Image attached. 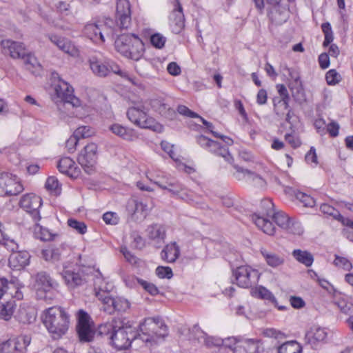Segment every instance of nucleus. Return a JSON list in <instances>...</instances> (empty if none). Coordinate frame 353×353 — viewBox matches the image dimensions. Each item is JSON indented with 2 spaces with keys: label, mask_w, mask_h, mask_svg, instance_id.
I'll return each mask as SVG.
<instances>
[{
  "label": "nucleus",
  "mask_w": 353,
  "mask_h": 353,
  "mask_svg": "<svg viewBox=\"0 0 353 353\" xmlns=\"http://www.w3.org/2000/svg\"><path fill=\"white\" fill-rule=\"evenodd\" d=\"M109 130L115 135L128 141H134L138 139L137 132L132 129L124 127L119 123H114Z\"/></svg>",
  "instance_id": "nucleus-25"
},
{
  "label": "nucleus",
  "mask_w": 353,
  "mask_h": 353,
  "mask_svg": "<svg viewBox=\"0 0 353 353\" xmlns=\"http://www.w3.org/2000/svg\"><path fill=\"white\" fill-rule=\"evenodd\" d=\"M45 186L48 190L53 192L56 194L61 192V185L54 176H49L46 180Z\"/></svg>",
  "instance_id": "nucleus-56"
},
{
  "label": "nucleus",
  "mask_w": 353,
  "mask_h": 353,
  "mask_svg": "<svg viewBox=\"0 0 353 353\" xmlns=\"http://www.w3.org/2000/svg\"><path fill=\"white\" fill-rule=\"evenodd\" d=\"M41 205L42 199L34 193L23 195L19 201V206L32 216L34 222L41 219L39 212Z\"/></svg>",
  "instance_id": "nucleus-12"
},
{
  "label": "nucleus",
  "mask_w": 353,
  "mask_h": 353,
  "mask_svg": "<svg viewBox=\"0 0 353 353\" xmlns=\"http://www.w3.org/2000/svg\"><path fill=\"white\" fill-rule=\"evenodd\" d=\"M301 345L296 341H290L283 343L278 347V353H301Z\"/></svg>",
  "instance_id": "nucleus-40"
},
{
  "label": "nucleus",
  "mask_w": 353,
  "mask_h": 353,
  "mask_svg": "<svg viewBox=\"0 0 353 353\" xmlns=\"http://www.w3.org/2000/svg\"><path fill=\"white\" fill-rule=\"evenodd\" d=\"M68 225L80 234H84L87 232V225L83 221H79L74 219H69L68 220Z\"/></svg>",
  "instance_id": "nucleus-54"
},
{
  "label": "nucleus",
  "mask_w": 353,
  "mask_h": 353,
  "mask_svg": "<svg viewBox=\"0 0 353 353\" xmlns=\"http://www.w3.org/2000/svg\"><path fill=\"white\" fill-rule=\"evenodd\" d=\"M61 275L65 284L70 288H74L81 285L86 281L85 276L80 271L74 272L66 270L62 272Z\"/></svg>",
  "instance_id": "nucleus-24"
},
{
  "label": "nucleus",
  "mask_w": 353,
  "mask_h": 353,
  "mask_svg": "<svg viewBox=\"0 0 353 353\" xmlns=\"http://www.w3.org/2000/svg\"><path fill=\"white\" fill-rule=\"evenodd\" d=\"M0 187L6 196H17L24 190L21 180L17 175L9 172L0 174Z\"/></svg>",
  "instance_id": "nucleus-11"
},
{
  "label": "nucleus",
  "mask_w": 353,
  "mask_h": 353,
  "mask_svg": "<svg viewBox=\"0 0 353 353\" xmlns=\"http://www.w3.org/2000/svg\"><path fill=\"white\" fill-rule=\"evenodd\" d=\"M12 252L8 259V264L10 268L14 270H20L23 269L29 264L30 255L27 251Z\"/></svg>",
  "instance_id": "nucleus-20"
},
{
  "label": "nucleus",
  "mask_w": 353,
  "mask_h": 353,
  "mask_svg": "<svg viewBox=\"0 0 353 353\" xmlns=\"http://www.w3.org/2000/svg\"><path fill=\"white\" fill-rule=\"evenodd\" d=\"M97 297L98 298L99 300H100L103 304V310L109 314H112V313H110L108 310L109 308H112L114 305L113 304L111 303V301H114V299L113 297L110 296L109 295V293H105L103 292V294L101 292H97Z\"/></svg>",
  "instance_id": "nucleus-50"
},
{
  "label": "nucleus",
  "mask_w": 353,
  "mask_h": 353,
  "mask_svg": "<svg viewBox=\"0 0 353 353\" xmlns=\"http://www.w3.org/2000/svg\"><path fill=\"white\" fill-rule=\"evenodd\" d=\"M48 38L53 44L65 53L71 56H75L78 53L77 48L68 39L56 34H50Z\"/></svg>",
  "instance_id": "nucleus-22"
},
{
  "label": "nucleus",
  "mask_w": 353,
  "mask_h": 353,
  "mask_svg": "<svg viewBox=\"0 0 353 353\" xmlns=\"http://www.w3.org/2000/svg\"><path fill=\"white\" fill-rule=\"evenodd\" d=\"M137 283L149 294L151 295H157L159 293V290L153 283H149L141 279L135 278Z\"/></svg>",
  "instance_id": "nucleus-60"
},
{
  "label": "nucleus",
  "mask_w": 353,
  "mask_h": 353,
  "mask_svg": "<svg viewBox=\"0 0 353 353\" xmlns=\"http://www.w3.org/2000/svg\"><path fill=\"white\" fill-rule=\"evenodd\" d=\"M15 308L16 303L13 298H10L5 302L0 301V319L9 321L12 316Z\"/></svg>",
  "instance_id": "nucleus-34"
},
{
  "label": "nucleus",
  "mask_w": 353,
  "mask_h": 353,
  "mask_svg": "<svg viewBox=\"0 0 353 353\" xmlns=\"http://www.w3.org/2000/svg\"><path fill=\"white\" fill-rule=\"evenodd\" d=\"M327 337V332L325 328L314 326L306 332L305 341L312 347H315L318 343L324 342Z\"/></svg>",
  "instance_id": "nucleus-23"
},
{
  "label": "nucleus",
  "mask_w": 353,
  "mask_h": 353,
  "mask_svg": "<svg viewBox=\"0 0 353 353\" xmlns=\"http://www.w3.org/2000/svg\"><path fill=\"white\" fill-rule=\"evenodd\" d=\"M147 236L150 240L157 243H162L165 238V228L160 224H152L148 227L146 230Z\"/></svg>",
  "instance_id": "nucleus-27"
},
{
  "label": "nucleus",
  "mask_w": 353,
  "mask_h": 353,
  "mask_svg": "<svg viewBox=\"0 0 353 353\" xmlns=\"http://www.w3.org/2000/svg\"><path fill=\"white\" fill-rule=\"evenodd\" d=\"M121 326V319L120 318H114L111 321H108L105 323L101 324L98 327V333L103 336L112 335L117 328H119Z\"/></svg>",
  "instance_id": "nucleus-33"
},
{
  "label": "nucleus",
  "mask_w": 353,
  "mask_h": 353,
  "mask_svg": "<svg viewBox=\"0 0 353 353\" xmlns=\"http://www.w3.org/2000/svg\"><path fill=\"white\" fill-rule=\"evenodd\" d=\"M260 275L258 270L248 265H241L233 270L236 284L243 288H252L256 285Z\"/></svg>",
  "instance_id": "nucleus-9"
},
{
  "label": "nucleus",
  "mask_w": 353,
  "mask_h": 353,
  "mask_svg": "<svg viewBox=\"0 0 353 353\" xmlns=\"http://www.w3.org/2000/svg\"><path fill=\"white\" fill-rule=\"evenodd\" d=\"M88 63L92 72L97 77H105L111 73H114L128 79L134 85L137 84L136 79L130 77L127 72L122 71L114 61L104 58L99 53L90 55L88 58Z\"/></svg>",
  "instance_id": "nucleus-4"
},
{
  "label": "nucleus",
  "mask_w": 353,
  "mask_h": 353,
  "mask_svg": "<svg viewBox=\"0 0 353 353\" xmlns=\"http://www.w3.org/2000/svg\"><path fill=\"white\" fill-rule=\"evenodd\" d=\"M284 230L290 234L295 235H301L303 232L301 224L292 219L290 220L288 227Z\"/></svg>",
  "instance_id": "nucleus-58"
},
{
  "label": "nucleus",
  "mask_w": 353,
  "mask_h": 353,
  "mask_svg": "<svg viewBox=\"0 0 353 353\" xmlns=\"http://www.w3.org/2000/svg\"><path fill=\"white\" fill-rule=\"evenodd\" d=\"M325 79L328 85H334L341 81V76L335 70L332 69L327 72Z\"/></svg>",
  "instance_id": "nucleus-63"
},
{
  "label": "nucleus",
  "mask_w": 353,
  "mask_h": 353,
  "mask_svg": "<svg viewBox=\"0 0 353 353\" xmlns=\"http://www.w3.org/2000/svg\"><path fill=\"white\" fill-rule=\"evenodd\" d=\"M97 159V145L94 143L86 145L78 157V162L88 174L94 170Z\"/></svg>",
  "instance_id": "nucleus-13"
},
{
  "label": "nucleus",
  "mask_w": 353,
  "mask_h": 353,
  "mask_svg": "<svg viewBox=\"0 0 353 353\" xmlns=\"http://www.w3.org/2000/svg\"><path fill=\"white\" fill-rule=\"evenodd\" d=\"M18 319L23 323H30L35 319V316L31 311H27L26 308L20 307L18 312Z\"/></svg>",
  "instance_id": "nucleus-53"
},
{
  "label": "nucleus",
  "mask_w": 353,
  "mask_h": 353,
  "mask_svg": "<svg viewBox=\"0 0 353 353\" xmlns=\"http://www.w3.org/2000/svg\"><path fill=\"white\" fill-rule=\"evenodd\" d=\"M131 9L128 0L117 2L116 21L121 30L128 29L131 25Z\"/></svg>",
  "instance_id": "nucleus-15"
},
{
  "label": "nucleus",
  "mask_w": 353,
  "mask_h": 353,
  "mask_svg": "<svg viewBox=\"0 0 353 353\" xmlns=\"http://www.w3.org/2000/svg\"><path fill=\"white\" fill-rule=\"evenodd\" d=\"M345 228L342 230V234L349 241L353 242V221L349 218L345 217L341 221Z\"/></svg>",
  "instance_id": "nucleus-45"
},
{
  "label": "nucleus",
  "mask_w": 353,
  "mask_h": 353,
  "mask_svg": "<svg viewBox=\"0 0 353 353\" xmlns=\"http://www.w3.org/2000/svg\"><path fill=\"white\" fill-rule=\"evenodd\" d=\"M60 172L72 179H77L81 174V170L70 157L61 158L57 165Z\"/></svg>",
  "instance_id": "nucleus-21"
},
{
  "label": "nucleus",
  "mask_w": 353,
  "mask_h": 353,
  "mask_svg": "<svg viewBox=\"0 0 353 353\" xmlns=\"http://www.w3.org/2000/svg\"><path fill=\"white\" fill-rule=\"evenodd\" d=\"M115 48L123 56L139 61L144 52V44L136 34H122L115 40Z\"/></svg>",
  "instance_id": "nucleus-5"
},
{
  "label": "nucleus",
  "mask_w": 353,
  "mask_h": 353,
  "mask_svg": "<svg viewBox=\"0 0 353 353\" xmlns=\"http://www.w3.org/2000/svg\"><path fill=\"white\" fill-rule=\"evenodd\" d=\"M112 20L97 21L87 23L83 29L85 35L96 43H103L105 39H113L117 34L116 30L112 27Z\"/></svg>",
  "instance_id": "nucleus-6"
},
{
  "label": "nucleus",
  "mask_w": 353,
  "mask_h": 353,
  "mask_svg": "<svg viewBox=\"0 0 353 353\" xmlns=\"http://www.w3.org/2000/svg\"><path fill=\"white\" fill-rule=\"evenodd\" d=\"M196 143L200 145L201 147L205 148L210 152L214 150V148L217 147V142L214 141L212 139H208V137L203 135H199L196 137Z\"/></svg>",
  "instance_id": "nucleus-48"
},
{
  "label": "nucleus",
  "mask_w": 353,
  "mask_h": 353,
  "mask_svg": "<svg viewBox=\"0 0 353 353\" xmlns=\"http://www.w3.org/2000/svg\"><path fill=\"white\" fill-rule=\"evenodd\" d=\"M252 220L256 227L268 235H273L275 232V228L272 223L266 217L260 216L258 214L252 215Z\"/></svg>",
  "instance_id": "nucleus-29"
},
{
  "label": "nucleus",
  "mask_w": 353,
  "mask_h": 353,
  "mask_svg": "<svg viewBox=\"0 0 353 353\" xmlns=\"http://www.w3.org/2000/svg\"><path fill=\"white\" fill-rule=\"evenodd\" d=\"M92 133L93 132L90 127L83 125L79 127L74 132L73 134L79 140L80 139H84L90 137Z\"/></svg>",
  "instance_id": "nucleus-61"
},
{
  "label": "nucleus",
  "mask_w": 353,
  "mask_h": 353,
  "mask_svg": "<svg viewBox=\"0 0 353 353\" xmlns=\"http://www.w3.org/2000/svg\"><path fill=\"white\" fill-rule=\"evenodd\" d=\"M207 334L197 325H194L189 330V339L202 343Z\"/></svg>",
  "instance_id": "nucleus-46"
},
{
  "label": "nucleus",
  "mask_w": 353,
  "mask_h": 353,
  "mask_svg": "<svg viewBox=\"0 0 353 353\" xmlns=\"http://www.w3.org/2000/svg\"><path fill=\"white\" fill-rule=\"evenodd\" d=\"M0 353H24V348L16 340H7L0 343Z\"/></svg>",
  "instance_id": "nucleus-36"
},
{
  "label": "nucleus",
  "mask_w": 353,
  "mask_h": 353,
  "mask_svg": "<svg viewBox=\"0 0 353 353\" xmlns=\"http://www.w3.org/2000/svg\"><path fill=\"white\" fill-rule=\"evenodd\" d=\"M260 253L266 263L272 268H277L284 263L283 256L268 250L265 248H261Z\"/></svg>",
  "instance_id": "nucleus-30"
},
{
  "label": "nucleus",
  "mask_w": 353,
  "mask_h": 353,
  "mask_svg": "<svg viewBox=\"0 0 353 353\" xmlns=\"http://www.w3.org/2000/svg\"><path fill=\"white\" fill-rule=\"evenodd\" d=\"M77 332L81 341H90L94 335V332L91 327V324L77 326Z\"/></svg>",
  "instance_id": "nucleus-42"
},
{
  "label": "nucleus",
  "mask_w": 353,
  "mask_h": 353,
  "mask_svg": "<svg viewBox=\"0 0 353 353\" xmlns=\"http://www.w3.org/2000/svg\"><path fill=\"white\" fill-rule=\"evenodd\" d=\"M54 90L57 97L63 102L65 105H71L76 108V112L73 113L76 117H83L84 116V114L80 112V110L83 109L80 99L72 94L73 89L67 82L60 80L59 83L55 85Z\"/></svg>",
  "instance_id": "nucleus-8"
},
{
  "label": "nucleus",
  "mask_w": 353,
  "mask_h": 353,
  "mask_svg": "<svg viewBox=\"0 0 353 353\" xmlns=\"http://www.w3.org/2000/svg\"><path fill=\"white\" fill-rule=\"evenodd\" d=\"M34 234L36 238L43 241H50L54 240L59 236L58 233H53L47 228L41 226L39 222H35L34 226Z\"/></svg>",
  "instance_id": "nucleus-32"
},
{
  "label": "nucleus",
  "mask_w": 353,
  "mask_h": 353,
  "mask_svg": "<svg viewBox=\"0 0 353 353\" xmlns=\"http://www.w3.org/2000/svg\"><path fill=\"white\" fill-rule=\"evenodd\" d=\"M20 59H23L26 69L33 74L38 72L41 68V65L37 57L32 53H27L26 52V54L23 57H21Z\"/></svg>",
  "instance_id": "nucleus-37"
},
{
  "label": "nucleus",
  "mask_w": 353,
  "mask_h": 353,
  "mask_svg": "<svg viewBox=\"0 0 353 353\" xmlns=\"http://www.w3.org/2000/svg\"><path fill=\"white\" fill-rule=\"evenodd\" d=\"M1 46L2 52L13 59H20L26 54V49L22 43L6 39L1 42Z\"/></svg>",
  "instance_id": "nucleus-17"
},
{
  "label": "nucleus",
  "mask_w": 353,
  "mask_h": 353,
  "mask_svg": "<svg viewBox=\"0 0 353 353\" xmlns=\"http://www.w3.org/2000/svg\"><path fill=\"white\" fill-rule=\"evenodd\" d=\"M170 26L175 34L180 33L185 26L183 8L179 1H176L174 8L170 15Z\"/></svg>",
  "instance_id": "nucleus-18"
},
{
  "label": "nucleus",
  "mask_w": 353,
  "mask_h": 353,
  "mask_svg": "<svg viewBox=\"0 0 353 353\" xmlns=\"http://www.w3.org/2000/svg\"><path fill=\"white\" fill-rule=\"evenodd\" d=\"M34 280V288L37 291V297L39 299L48 300V298L46 294L52 290H57L59 287L58 282L46 272H38L35 275ZM50 299L49 298V299Z\"/></svg>",
  "instance_id": "nucleus-10"
},
{
  "label": "nucleus",
  "mask_w": 353,
  "mask_h": 353,
  "mask_svg": "<svg viewBox=\"0 0 353 353\" xmlns=\"http://www.w3.org/2000/svg\"><path fill=\"white\" fill-rule=\"evenodd\" d=\"M148 178L159 188L167 190L172 196H179L185 190L184 185L174 178L157 176L153 179L150 176Z\"/></svg>",
  "instance_id": "nucleus-14"
},
{
  "label": "nucleus",
  "mask_w": 353,
  "mask_h": 353,
  "mask_svg": "<svg viewBox=\"0 0 353 353\" xmlns=\"http://www.w3.org/2000/svg\"><path fill=\"white\" fill-rule=\"evenodd\" d=\"M42 323L53 340L61 339L68 331L70 315L61 307L53 306L42 313Z\"/></svg>",
  "instance_id": "nucleus-1"
},
{
  "label": "nucleus",
  "mask_w": 353,
  "mask_h": 353,
  "mask_svg": "<svg viewBox=\"0 0 353 353\" xmlns=\"http://www.w3.org/2000/svg\"><path fill=\"white\" fill-rule=\"evenodd\" d=\"M337 306L341 312L352 316L353 315V302L344 299L337 302Z\"/></svg>",
  "instance_id": "nucleus-59"
},
{
  "label": "nucleus",
  "mask_w": 353,
  "mask_h": 353,
  "mask_svg": "<svg viewBox=\"0 0 353 353\" xmlns=\"http://www.w3.org/2000/svg\"><path fill=\"white\" fill-rule=\"evenodd\" d=\"M136 332L137 341H141L150 347L168 335V327L161 317H148L139 323Z\"/></svg>",
  "instance_id": "nucleus-2"
},
{
  "label": "nucleus",
  "mask_w": 353,
  "mask_h": 353,
  "mask_svg": "<svg viewBox=\"0 0 353 353\" xmlns=\"http://www.w3.org/2000/svg\"><path fill=\"white\" fill-rule=\"evenodd\" d=\"M41 256L46 261L57 262L61 259V248L48 247L41 250Z\"/></svg>",
  "instance_id": "nucleus-38"
},
{
  "label": "nucleus",
  "mask_w": 353,
  "mask_h": 353,
  "mask_svg": "<svg viewBox=\"0 0 353 353\" xmlns=\"http://www.w3.org/2000/svg\"><path fill=\"white\" fill-rule=\"evenodd\" d=\"M148 107L168 120L175 119L177 114L162 98H154L148 101Z\"/></svg>",
  "instance_id": "nucleus-16"
},
{
  "label": "nucleus",
  "mask_w": 353,
  "mask_h": 353,
  "mask_svg": "<svg viewBox=\"0 0 353 353\" xmlns=\"http://www.w3.org/2000/svg\"><path fill=\"white\" fill-rule=\"evenodd\" d=\"M295 196L305 207L312 208L315 205V200L308 194L298 192L295 194Z\"/></svg>",
  "instance_id": "nucleus-57"
},
{
  "label": "nucleus",
  "mask_w": 353,
  "mask_h": 353,
  "mask_svg": "<svg viewBox=\"0 0 353 353\" xmlns=\"http://www.w3.org/2000/svg\"><path fill=\"white\" fill-rule=\"evenodd\" d=\"M290 101V96L283 98L275 97L273 99V104L274 107V112L277 115L283 114V112H280L279 107L283 106V110H288Z\"/></svg>",
  "instance_id": "nucleus-51"
},
{
  "label": "nucleus",
  "mask_w": 353,
  "mask_h": 353,
  "mask_svg": "<svg viewBox=\"0 0 353 353\" xmlns=\"http://www.w3.org/2000/svg\"><path fill=\"white\" fill-rule=\"evenodd\" d=\"M112 345L118 350L128 349L133 342L137 341V332L131 325L125 324L121 320V326L117 328L110 337Z\"/></svg>",
  "instance_id": "nucleus-7"
},
{
  "label": "nucleus",
  "mask_w": 353,
  "mask_h": 353,
  "mask_svg": "<svg viewBox=\"0 0 353 353\" xmlns=\"http://www.w3.org/2000/svg\"><path fill=\"white\" fill-rule=\"evenodd\" d=\"M130 207L132 209H129V210L132 212V215L136 216L137 219H145L148 214V205L143 202L132 200L128 203V208Z\"/></svg>",
  "instance_id": "nucleus-35"
},
{
  "label": "nucleus",
  "mask_w": 353,
  "mask_h": 353,
  "mask_svg": "<svg viewBox=\"0 0 353 353\" xmlns=\"http://www.w3.org/2000/svg\"><path fill=\"white\" fill-rule=\"evenodd\" d=\"M321 29L324 34L325 39L323 43V47H327L331 44L334 39L333 32L330 23H323L321 25Z\"/></svg>",
  "instance_id": "nucleus-49"
},
{
  "label": "nucleus",
  "mask_w": 353,
  "mask_h": 353,
  "mask_svg": "<svg viewBox=\"0 0 353 353\" xmlns=\"http://www.w3.org/2000/svg\"><path fill=\"white\" fill-rule=\"evenodd\" d=\"M258 350V343L253 339H239L234 346V353H256Z\"/></svg>",
  "instance_id": "nucleus-28"
},
{
  "label": "nucleus",
  "mask_w": 353,
  "mask_h": 353,
  "mask_svg": "<svg viewBox=\"0 0 353 353\" xmlns=\"http://www.w3.org/2000/svg\"><path fill=\"white\" fill-rule=\"evenodd\" d=\"M166 38L159 33H156L150 37V42L153 46L161 49L164 47Z\"/></svg>",
  "instance_id": "nucleus-64"
},
{
  "label": "nucleus",
  "mask_w": 353,
  "mask_h": 353,
  "mask_svg": "<svg viewBox=\"0 0 353 353\" xmlns=\"http://www.w3.org/2000/svg\"><path fill=\"white\" fill-rule=\"evenodd\" d=\"M320 210L321 212L324 214L330 216L340 222L342 221V219L345 218L340 214L338 210L335 209L333 206L327 203L322 204L320 207Z\"/></svg>",
  "instance_id": "nucleus-44"
},
{
  "label": "nucleus",
  "mask_w": 353,
  "mask_h": 353,
  "mask_svg": "<svg viewBox=\"0 0 353 353\" xmlns=\"http://www.w3.org/2000/svg\"><path fill=\"white\" fill-rule=\"evenodd\" d=\"M214 150H212V153L215 154L217 156L222 157L226 161L230 163H232L234 159L228 151V148L225 146L221 145L217 142V147L214 148Z\"/></svg>",
  "instance_id": "nucleus-47"
},
{
  "label": "nucleus",
  "mask_w": 353,
  "mask_h": 353,
  "mask_svg": "<svg viewBox=\"0 0 353 353\" xmlns=\"http://www.w3.org/2000/svg\"><path fill=\"white\" fill-rule=\"evenodd\" d=\"M251 292L253 296L268 301L270 298H272L273 295L270 290L263 286H259L255 288H252Z\"/></svg>",
  "instance_id": "nucleus-55"
},
{
  "label": "nucleus",
  "mask_w": 353,
  "mask_h": 353,
  "mask_svg": "<svg viewBox=\"0 0 353 353\" xmlns=\"http://www.w3.org/2000/svg\"><path fill=\"white\" fill-rule=\"evenodd\" d=\"M248 183L257 188H263L266 185L265 181L256 173L252 172L250 174V179Z\"/></svg>",
  "instance_id": "nucleus-62"
},
{
  "label": "nucleus",
  "mask_w": 353,
  "mask_h": 353,
  "mask_svg": "<svg viewBox=\"0 0 353 353\" xmlns=\"http://www.w3.org/2000/svg\"><path fill=\"white\" fill-rule=\"evenodd\" d=\"M4 296L8 299L14 297L20 299L21 293L19 292L13 283H9L6 278L0 276V299Z\"/></svg>",
  "instance_id": "nucleus-26"
},
{
  "label": "nucleus",
  "mask_w": 353,
  "mask_h": 353,
  "mask_svg": "<svg viewBox=\"0 0 353 353\" xmlns=\"http://www.w3.org/2000/svg\"><path fill=\"white\" fill-rule=\"evenodd\" d=\"M180 249L176 242H172L165 245L161 251V256L163 261L168 263H174L179 256Z\"/></svg>",
  "instance_id": "nucleus-31"
},
{
  "label": "nucleus",
  "mask_w": 353,
  "mask_h": 353,
  "mask_svg": "<svg viewBox=\"0 0 353 353\" xmlns=\"http://www.w3.org/2000/svg\"><path fill=\"white\" fill-rule=\"evenodd\" d=\"M233 167L236 170L233 173V176L239 181L245 180V181L248 182L250 179V174H251L252 171L248 169H244L237 165H234Z\"/></svg>",
  "instance_id": "nucleus-52"
},
{
  "label": "nucleus",
  "mask_w": 353,
  "mask_h": 353,
  "mask_svg": "<svg viewBox=\"0 0 353 353\" xmlns=\"http://www.w3.org/2000/svg\"><path fill=\"white\" fill-rule=\"evenodd\" d=\"M111 303L114 306L108 309L110 313H114L115 312H124L130 308V305L129 301L122 297H115L114 301H111Z\"/></svg>",
  "instance_id": "nucleus-41"
},
{
  "label": "nucleus",
  "mask_w": 353,
  "mask_h": 353,
  "mask_svg": "<svg viewBox=\"0 0 353 353\" xmlns=\"http://www.w3.org/2000/svg\"><path fill=\"white\" fill-rule=\"evenodd\" d=\"M261 204L268 208L266 216L268 217H272L274 222L279 227L283 230H285L288 227V225L292 219L288 216V214L281 211L274 212L273 210L274 204L269 199L262 201Z\"/></svg>",
  "instance_id": "nucleus-19"
},
{
  "label": "nucleus",
  "mask_w": 353,
  "mask_h": 353,
  "mask_svg": "<svg viewBox=\"0 0 353 353\" xmlns=\"http://www.w3.org/2000/svg\"><path fill=\"white\" fill-rule=\"evenodd\" d=\"M132 103L133 105L130 107L126 112L128 119L132 123L139 128L150 129L158 133L163 131V126L148 115L150 108L148 101H134Z\"/></svg>",
  "instance_id": "nucleus-3"
},
{
  "label": "nucleus",
  "mask_w": 353,
  "mask_h": 353,
  "mask_svg": "<svg viewBox=\"0 0 353 353\" xmlns=\"http://www.w3.org/2000/svg\"><path fill=\"white\" fill-rule=\"evenodd\" d=\"M94 290L96 296L98 292L102 294L103 292H104V294L109 293L110 290L108 285L105 282L104 279L100 275V273H98L94 279Z\"/></svg>",
  "instance_id": "nucleus-43"
},
{
  "label": "nucleus",
  "mask_w": 353,
  "mask_h": 353,
  "mask_svg": "<svg viewBox=\"0 0 353 353\" xmlns=\"http://www.w3.org/2000/svg\"><path fill=\"white\" fill-rule=\"evenodd\" d=\"M292 256L298 262L305 265L306 267H310L314 262L312 254L306 250H294L292 252Z\"/></svg>",
  "instance_id": "nucleus-39"
}]
</instances>
